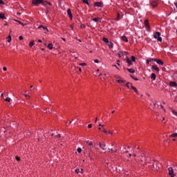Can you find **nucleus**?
I'll return each mask as SVG.
<instances>
[{
	"instance_id": "1",
	"label": "nucleus",
	"mask_w": 177,
	"mask_h": 177,
	"mask_svg": "<svg viewBox=\"0 0 177 177\" xmlns=\"http://www.w3.org/2000/svg\"><path fill=\"white\" fill-rule=\"evenodd\" d=\"M39 3H42L44 6H51L52 3L50 2L45 1L44 0H32V5L38 6Z\"/></svg>"
},
{
	"instance_id": "2",
	"label": "nucleus",
	"mask_w": 177,
	"mask_h": 177,
	"mask_svg": "<svg viewBox=\"0 0 177 177\" xmlns=\"http://www.w3.org/2000/svg\"><path fill=\"white\" fill-rule=\"evenodd\" d=\"M130 59L128 57H126V62L128 64V67H131V66H132V64H133V63H132V62H136V58L135 57V56H131Z\"/></svg>"
},
{
	"instance_id": "3",
	"label": "nucleus",
	"mask_w": 177,
	"mask_h": 177,
	"mask_svg": "<svg viewBox=\"0 0 177 177\" xmlns=\"http://www.w3.org/2000/svg\"><path fill=\"white\" fill-rule=\"evenodd\" d=\"M160 162L154 161L152 165L151 169L152 171H159L160 170Z\"/></svg>"
},
{
	"instance_id": "4",
	"label": "nucleus",
	"mask_w": 177,
	"mask_h": 177,
	"mask_svg": "<svg viewBox=\"0 0 177 177\" xmlns=\"http://www.w3.org/2000/svg\"><path fill=\"white\" fill-rule=\"evenodd\" d=\"M153 38L157 39L158 42H162V37H161V33L160 32H156L153 35Z\"/></svg>"
},
{
	"instance_id": "5",
	"label": "nucleus",
	"mask_w": 177,
	"mask_h": 177,
	"mask_svg": "<svg viewBox=\"0 0 177 177\" xmlns=\"http://www.w3.org/2000/svg\"><path fill=\"white\" fill-rule=\"evenodd\" d=\"M138 158L140 162H143V161L146 160V155H145V153L140 152V155L138 156Z\"/></svg>"
},
{
	"instance_id": "6",
	"label": "nucleus",
	"mask_w": 177,
	"mask_h": 177,
	"mask_svg": "<svg viewBox=\"0 0 177 177\" xmlns=\"http://www.w3.org/2000/svg\"><path fill=\"white\" fill-rule=\"evenodd\" d=\"M86 143L88 146V149H89V150H92V149H93L94 146H93V142H92V141L87 140L86 142Z\"/></svg>"
},
{
	"instance_id": "7",
	"label": "nucleus",
	"mask_w": 177,
	"mask_h": 177,
	"mask_svg": "<svg viewBox=\"0 0 177 177\" xmlns=\"http://www.w3.org/2000/svg\"><path fill=\"white\" fill-rule=\"evenodd\" d=\"M151 60H153V62H156V63L159 64V66H164V62H162V60L161 59L155 58V59H151Z\"/></svg>"
},
{
	"instance_id": "8",
	"label": "nucleus",
	"mask_w": 177,
	"mask_h": 177,
	"mask_svg": "<svg viewBox=\"0 0 177 177\" xmlns=\"http://www.w3.org/2000/svg\"><path fill=\"white\" fill-rule=\"evenodd\" d=\"M168 171H169V175L171 177H175V174H174V169H172V167H169Z\"/></svg>"
},
{
	"instance_id": "9",
	"label": "nucleus",
	"mask_w": 177,
	"mask_h": 177,
	"mask_svg": "<svg viewBox=\"0 0 177 177\" xmlns=\"http://www.w3.org/2000/svg\"><path fill=\"white\" fill-rule=\"evenodd\" d=\"M67 14L68 15V17L70 18L71 20H73V14L71 13V10L68 8L67 10Z\"/></svg>"
},
{
	"instance_id": "10",
	"label": "nucleus",
	"mask_w": 177,
	"mask_h": 177,
	"mask_svg": "<svg viewBox=\"0 0 177 177\" xmlns=\"http://www.w3.org/2000/svg\"><path fill=\"white\" fill-rule=\"evenodd\" d=\"M150 3H151V6H153V8H156V6H158V2L156 1H150Z\"/></svg>"
},
{
	"instance_id": "11",
	"label": "nucleus",
	"mask_w": 177,
	"mask_h": 177,
	"mask_svg": "<svg viewBox=\"0 0 177 177\" xmlns=\"http://www.w3.org/2000/svg\"><path fill=\"white\" fill-rule=\"evenodd\" d=\"M91 20L93 21H95L96 23H100L102 21V19L100 17L93 18Z\"/></svg>"
},
{
	"instance_id": "12",
	"label": "nucleus",
	"mask_w": 177,
	"mask_h": 177,
	"mask_svg": "<svg viewBox=\"0 0 177 177\" xmlns=\"http://www.w3.org/2000/svg\"><path fill=\"white\" fill-rule=\"evenodd\" d=\"M169 86H171L172 88H176L177 86V83L175 82H169Z\"/></svg>"
},
{
	"instance_id": "13",
	"label": "nucleus",
	"mask_w": 177,
	"mask_h": 177,
	"mask_svg": "<svg viewBox=\"0 0 177 177\" xmlns=\"http://www.w3.org/2000/svg\"><path fill=\"white\" fill-rule=\"evenodd\" d=\"M95 6H97V8H102L103 7V3L100 2H95L94 3Z\"/></svg>"
},
{
	"instance_id": "14",
	"label": "nucleus",
	"mask_w": 177,
	"mask_h": 177,
	"mask_svg": "<svg viewBox=\"0 0 177 177\" xmlns=\"http://www.w3.org/2000/svg\"><path fill=\"white\" fill-rule=\"evenodd\" d=\"M130 85H131V88L133 89V91H134L135 93H139V91H138V88H136V87L133 86L132 84H130Z\"/></svg>"
},
{
	"instance_id": "15",
	"label": "nucleus",
	"mask_w": 177,
	"mask_h": 177,
	"mask_svg": "<svg viewBox=\"0 0 177 177\" xmlns=\"http://www.w3.org/2000/svg\"><path fill=\"white\" fill-rule=\"evenodd\" d=\"M152 68L155 70V71H157V73H159L160 71V68L157 67V65H153Z\"/></svg>"
},
{
	"instance_id": "16",
	"label": "nucleus",
	"mask_w": 177,
	"mask_h": 177,
	"mask_svg": "<svg viewBox=\"0 0 177 177\" xmlns=\"http://www.w3.org/2000/svg\"><path fill=\"white\" fill-rule=\"evenodd\" d=\"M100 147L101 149H102L103 150H107V148L106 147V145L105 144L100 143Z\"/></svg>"
},
{
	"instance_id": "17",
	"label": "nucleus",
	"mask_w": 177,
	"mask_h": 177,
	"mask_svg": "<svg viewBox=\"0 0 177 177\" xmlns=\"http://www.w3.org/2000/svg\"><path fill=\"white\" fill-rule=\"evenodd\" d=\"M156 78H157V75H156L155 73H151V80H153V81H156Z\"/></svg>"
},
{
	"instance_id": "18",
	"label": "nucleus",
	"mask_w": 177,
	"mask_h": 177,
	"mask_svg": "<svg viewBox=\"0 0 177 177\" xmlns=\"http://www.w3.org/2000/svg\"><path fill=\"white\" fill-rule=\"evenodd\" d=\"M121 39L124 41V42H128V38H127V36L123 35L121 37Z\"/></svg>"
},
{
	"instance_id": "19",
	"label": "nucleus",
	"mask_w": 177,
	"mask_h": 177,
	"mask_svg": "<svg viewBox=\"0 0 177 177\" xmlns=\"http://www.w3.org/2000/svg\"><path fill=\"white\" fill-rule=\"evenodd\" d=\"M0 19H1L2 20H5L6 19V17L5 16V14L0 13Z\"/></svg>"
},
{
	"instance_id": "20",
	"label": "nucleus",
	"mask_w": 177,
	"mask_h": 177,
	"mask_svg": "<svg viewBox=\"0 0 177 177\" xmlns=\"http://www.w3.org/2000/svg\"><path fill=\"white\" fill-rule=\"evenodd\" d=\"M127 71H129V73H131V74H134L135 73V69L133 68H127Z\"/></svg>"
},
{
	"instance_id": "21",
	"label": "nucleus",
	"mask_w": 177,
	"mask_h": 177,
	"mask_svg": "<svg viewBox=\"0 0 177 177\" xmlns=\"http://www.w3.org/2000/svg\"><path fill=\"white\" fill-rule=\"evenodd\" d=\"M47 48H48L50 49V50H52V49H53V44H49L47 46Z\"/></svg>"
},
{
	"instance_id": "22",
	"label": "nucleus",
	"mask_w": 177,
	"mask_h": 177,
	"mask_svg": "<svg viewBox=\"0 0 177 177\" xmlns=\"http://www.w3.org/2000/svg\"><path fill=\"white\" fill-rule=\"evenodd\" d=\"M75 172L76 173V174H80V173H82V169H75Z\"/></svg>"
},
{
	"instance_id": "23",
	"label": "nucleus",
	"mask_w": 177,
	"mask_h": 177,
	"mask_svg": "<svg viewBox=\"0 0 177 177\" xmlns=\"http://www.w3.org/2000/svg\"><path fill=\"white\" fill-rule=\"evenodd\" d=\"M115 20H117V21L121 20V16L120 15V13H118V12L117 17H116Z\"/></svg>"
},
{
	"instance_id": "24",
	"label": "nucleus",
	"mask_w": 177,
	"mask_h": 177,
	"mask_svg": "<svg viewBox=\"0 0 177 177\" xmlns=\"http://www.w3.org/2000/svg\"><path fill=\"white\" fill-rule=\"evenodd\" d=\"M39 28H43L44 30H46V31H49V30H48V28L46 26H44L42 25H40L39 26Z\"/></svg>"
},
{
	"instance_id": "25",
	"label": "nucleus",
	"mask_w": 177,
	"mask_h": 177,
	"mask_svg": "<svg viewBox=\"0 0 177 177\" xmlns=\"http://www.w3.org/2000/svg\"><path fill=\"white\" fill-rule=\"evenodd\" d=\"M131 78H132V80H134V81H139V79L138 77H135V76L130 75Z\"/></svg>"
},
{
	"instance_id": "26",
	"label": "nucleus",
	"mask_w": 177,
	"mask_h": 177,
	"mask_svg": "<svg viewBox=\"0 0 177 177\" xmlns=\"http://www.w3.org/2000/svg\"><path fill=\"white\" fill-rule=\"evenodd\" d=\"M177 137V133H172L169 136V138H176Z\"/></svg>"
},
{
	"instance_id": "27",
	"label": "nucleus",
	"mask_w": 177,
	"mask_h": 177,
	"mask_svg": "<svg viewBox=\"0 0 177 177\" xmlns=\"http://www.w3.org/2000/svg\"><path fill=\"white\" fill-rule=\"evenodd\" d=\"M102 41H103L104 42H105V44H109V39H107V38H106V37H104V38L102 39Z\"/></svg>"
},
{
	"instance_id": "28",
	"label": "nucleus",
	"mask_w": 177,
	"mask_h": 177,
	"mask_svg": "<svg viewBox=\"0 0 177 177\" xmlns=\"http://www.w3.org/2000/svg\"><path fill=\"white\" fill-rule=\"evenodd\" d=\"M35 44L34 43V41H32L29 43L30 48H32Z\"/></svg>"
},
{
	"instance_id": "29",
	"label": "nucleus",
	"mask_w": 177,
	"mask_h": 177,
	"mask_svg": "<svg viewBox=\"0 0 177 177\" xmlns=\"http://www.w3.org/2000/svg\"><path fill=\"white\" fill-rule=\"evenodd\" d=\"M15 21H17V23H19V24H21V26H23V27H24V26H26V24H24V23H22L21 21H20L19 20H15Z\"/></svg>"
},
{
	"instance_id": "30",
	"label": "nucleus",
	"mask_w": 177,
	"mask_h": 177,
	"mask_svg": "<svg viewBox=\"0 0 177 177\" xmlns=\"http://www.w3.org/2000/svg\"><path fill=\"white\" fill-rule=\"evenodd\" d=\"M118 55L119 57H122V56H123L122 51H119L118 53Z\"/></svg>"
},
{
	"instance_id": "31",
	"label": "nucleus",
	"mask_w": 177,
	"mask_h": 177,
	"mask_svg": "<svg viewBox=\"0 0 177 177\" xmlns=\"http://www.w3.org/2000/svg\"><path fill=\"white\" fill-rule=\"evenodd\" d=\"M12 41V37L10 35H9L7 37V42H10Z\"/></svg>"
},
{
	"instance_id": "32",
	"label": "nucleus",
	"mask_w": 177,
	"mask_h": 177,
	"mask_svg": "<svg viewBox=\"0 0 177 177\" xmlns=\"http://www.w3.org/2000/svg\"><path fill=\"white\" fill-rule=\"evenodd\" d=\"M144 24L145 26H149V20L148 19H145V21H144Z\"/></svg>"
},
{
	"instance_id": "33",
	"label": "nucleus",
	"mask_w": 177,
	"mask_h": 177,
	"mask_svg": "<svg viewBox=\"0 0 177 177\" xmlns=\"http://www.w3.org/2000/svg\"><path fill=\"white\" fill-rule=\"evenodd\" d=\"M6 102H8V103H10V102H12V99H10V97H7L5 99Z\"/></svg>"
},
{
	"instance_id": "34",
	"label": "nucleus",
	"mask_w": 177,
	"mask_h": 177,
	"mask_svg": "<svg viewBox=\"0 0 177 177\" xmlns=\"http://www.w3.org/2000/svg\"><path fill=\"white\" fill-rule=\"evenodd\" d=\"M150 62H154V60H151V59H147V61H146L147 64V65L150 64Z\"/></svg>"
},
{
	"instance_id": "35",
	"label": "nucleus",
	"mask_w": 177,
	"mask_h": 177,
	"mask_svg": "<svg viewBox=\"0 0 177 177\" xmlns=\"http://www.w3.org/2000/svg\"><path fill=\"white\" fill-rule=\"evenodd\" d=\"M83 3H85L86 5H89V2L88 0H83Z\"/></svg>"
},
{
	"instance_id": "36",
	"label": "nucleus",
	"mask_w": 177,
	"mask_h": 177,
	"mask_svg": "<svg viewBox=\"0 0 177 177\" xmlns=\"http://www.w3.org/2000/svg\"><path fill=\"white\" fill-rule=\"evenodd\" d=\"M123 82H125V81L122 80H118V84H122Z\"/></svg>"
},
{
	"instance_id": "37",
	"label": "nucleus",
	"mask_w": 177,
	"mask_h": 177,
	"mask_svg": "<svg viewBox=\"0 0 177 177\" xmlns=\"http://www.w3.org/2000/svg\"><path fill=\"white\" fill-rule=\"evenodd\" d=\"M145 28H146V30H147V31H150V25H147Z\"/></svg>"
},
{
	"instance_id": "38",
	"label": "nucleus",
	"mask_w": 177,
	"mask_h": 177,
	"mask_svg": "<svg viewBox=\"0 0 177 177\" xmlns=\"http://www.w3.org/2000/svg\"><path fill=\"white\" fill-rule=\"evenodd\" d=\"M113 42L110 41L109 44V48H113Z\"/></svg>"
},
{
	"instance_id": "39",
	"label": "nucleus",
	"mask_w": 177,
	"mask_h": 177,
	"mask_svg": "<svg viewBox=\"0 0 177 177\" xmlns=\"http://www.w3.org/2000/svg\"><path fill=\"white\" fill-rule=\"evenodd\" d=\"M131 84H132V83L127 82V84H126V86L127 88H131Z\"/></svg>"
},
{
	"instance_id": "40",
	"label": "nucleus",
	"mask_w": 177,
	"mask_h": 177,
	"mask_svg": "<svg viewBox=\"0 0 177 177\" xmlns=\"http://www.w3.org/2000/svg\"><path fill=\"white\" fill-rule=\"evenodd\" d=\"M131 84H132V83L127 82V84H126V86L127 88H131Z\"/></svg>"
},
{
	"instance_id": "41",
	"label": "nucleus",
	"mask_w": 177,
	"mask_h": 177,
	"mask_svg": "<svg viewBox=\"0 0 177 177\" xmlns=\"http://www.w3.org/2000/svg\"><path fill=\"white\" fill-rule=\"evenodd\" d=\"M24 96H25V97H26V99H30V95L24 94Z\"/></svg>"
},
{
	"instance_id": "42",
	"label": "nucleus",
	"mask_w": 177,
	"mask_h": 177,
	"mask_svg": "<svg viewBox=\"0 0 177 177\" xmlns=\"http://www.w3.org/2000/svg\"><path fill=\"white\" fill-rule=\"evenodd\" d=\"M77 153H81L82 151V149L81 148H77Z\"/></svg>"
},
{
	"instance_id": "43",
	"label": "nucleus",
	"mask_w": 177,
	"mask_h": 177,
	"mask_svg": "<svg viewBox=\"0 0 177 177\" xmlns=\"http://www.w3.org/2000/svg\"><path fill=\"white\" fill-rule=\"evenodd\" d=\"M153 104L154 107H156V106H157V101L156 100L153 101Z\"/></svg>"
},
{
	"instance_id": "44",
	"label": "nucleus",
	"mask_w": 177,
	"mask_h": 177,
	"mask_svg": "<svg viewBox=\"0 0 177 177\" xmlns=\"http://www.w3.org/2000/svg\"><path fill=\"white\" fill-rule=\"evenodd\" d=\"M80 27H81V28H85L86 27V26H85V25H84V24H81L80 25Z\"/></svg>"
},
{
	"instance_id": "45",
	"label": "nucleus",
	"mask_w": 177,
	"mask_h": 177,
	"mask_svg": "<svg viewBox=\"0 0 177 177\" xmlns=\"http://www.w3.org/2000/svg\"><path fill=\"white\" fill-rule=\"evenodd\" d=\"M172 114L177 116V112L176 111H172Z\"/></svg>"
},
{
	"instance_id": "46",
	"label": "nucleus",
	"mask_w": 177,
	"mask_h": 177,
	"mask_svg": "<svg viewBox=\"0 0 177 177\" xmlns=\"http://www.w3.org/2000/svg\"><path fill=\"white\" fill-rule=\"evenodd\" d=\"M79 66H86V63H81V64H79Z\"/></svg>"
},
{
	"instance_id": "47",
	"label": "nucleus",
	"mask_w": 177,
	"mask_h": 177,
	"mask_svg": "<svg viewBox=\"0 0 177 177\" xmlns=\"http://www.w3.org/2000/svg\"><path fill=\"white\" fill-rule=\"evenodd\" d=\"M0 5H5V2H3L2 0H0Z\"/></svg>"
},
{
	"instance_id": "48",
	"label": "nucleus",
	"mask_w": 177,
	"mask_h": 177,
	"mask_svg": "<svg viewBox=\"0 0 177 177\" xmlns=\"http://www.w3.org/2000/svg\"><path fill=\"white\" fill-rule=\"evenodd\" d=\"M102 132H104V133H105L106 135H107V131H106L105 129H102Z\"/></svg>"
},
{
	"instance_id": "49",
	"label": "nucleus",
	"mask_w": 177,
	"mask_h": 177,
	"mask_svg": "<svg viewBox=\"0 0 177 177\" xmlns=\"http://www.w3.org/2000/svg\"><path fill=\"white\" fill-rule=\"evenodd\" d=\"M61 137H62V136H60V134L55 136V138H61Z\"/></svg>"
},
{
	"instance_id": "50",
	"label": "nucleus",
	"mask_w": 177,
	"mask_h": 177,
	"mask_svg": "<svg viewBox=\"0 0 177 177\" xmlns=\"http://www.w3.org/2000/svg\"><path fill=\"white\" fill-rule=\"evenodd\" d=\"M71 30H74V25H70Z\"/></svg>"
},
{
	"instance_id": "51",
	"label": "nucleus",
	"mask_w": 177,
	"mask_h": 177,
	"mask_svg": "<svg viewBox=\"0 0 177 177\" xmlns=\"http://www.w3.org/2000/svg\"><path fill=\"white\" fill-rule=\"evenodd\" d=\"M15 159L17 160V161H20V158H19L17 156L15 158Z\"/></svg>"
},
{
	"instance_id": "52",
	"label": "nucleus",
	"mask_w": 177,
	"mask_h": 177,
	"mask_svg": "<svg viewBox=\"0 0 177 177\" xmlns=\"http://www.w3.org/2000/svg\"><path fill=\"white\" fill-rule=\"evenodd\" d=\"M3 71H7L8 68L4 66V67L3 68Z\"/></svg>"
},
{
	"instance_id": "53",
	"label": "nucleus",
	"mask_w": 177,
	"mask_h": 177,
	"mask_svg": "<svg viewBox=\"0 0 177 177\" xmlns=\"http://www.w3.org/2000/svg\"><path fill=\"white\" fill-rule=\"evenodd\" d=\"M19 39H20V41H21L23 39V36H19Z\"/></svg>"
},
{
	"instance_id": "54",
	"label": "nucleus",
	"mask_w": 177,
	"mask_h": 177,
	"mask_svg": "<svg viewBox=\"0 0 177 177\" xmlns=\"http://www.w3.org/2000/svg\"><path fill=\"white\" fill-rule=\"evenodd\" d=\"M107 135H113V133L112 132H110V131H107Z\"/></svg>"
},
{
	"instance_id": "55",
	"label": "nucleus",
	"mask_w": 177,
	"mask_h": 177,
	"mask_svg": "<svg viewBox=\"0 0 177 177\" xmlns=\"http://www.w3.org/2000/svg\"><path fill=\"white\" fill-rule=\"evenodd\" d=\"M88 128H92V124H89L88 125Z\"/></svg>"
},
{
	"instance_id": "56",
	"label": "nucleus",
	"mask_w": 177,
	"mask_h": 177,
	"mask_svg": "<svg viewBox=\"0 0 177 177\" xmlns=\"http://www.w3.org/2000/svg\"><path fill=\"white\" fill-rule=\"evenodd\" d=\"M161 109H163V111H165V109H164V106L162 105H160Z\"/></svg>"
},
{
	"instance_id": "57",
	"label": "nucleus",
	"mask_w": 177,
	"mask_h": 177,
	"mask_svg": "<svg viewBox=\"0 0 177 177\" xmlns=\"http://www.w3.org/2000/svg\"><path fill=\"white\" fill-rule=\"evenodd\" d=\"M94 62H95V63H99V59H95Z\"/></svg>"
},
{
	"instance_id": "58",
	"label": "nucleus",
	"mask_w": 177,
	"mask_h": 177,
	"mask_svg": "<svg viewBox=\"0 0 177 177\" xmlns=\"http://www.w3.org/2000/svg\"><path fill=\"white\" fill-rule=\"evenodd\" d=\"M109 153H113V149H109Z\"/></svg>"
},
{
	"instance_id": "59",
	"label": "nucleus",
	"mask_w": 177,
	"mask_h": 177,
	"mask_svg": "<svg viewBox=\"0 0 177 177\" xmlns=\"http://www.w3.org/2000/svg\"><path fill=\"white\" fill-rule=\"evenodd\" d=\"M37 42L42 43V40L38 39V40H37Z\"/></svg>"
},
{
	"instance_id": "60",
	"label": "nucleus",
	"mask_w": 177,
	"mask_h": 177,
	"mask_svg": "<svg viewBox=\"0 0 177 177\" xmlns=\"http://www.w3.org/2000/svg\"><path fill=\"white\" fill-rule=\"evenodd\" d=\"M165 118H162L161 120L162 122H163V121H165Z\"/></svg>"
},
{
	"instance_id": "61",
	"label": "nucleus",
	"mask_w": 177,
	"mask_h": 177,
	"mask_svg": "<svg viewBox=\"0 0 177 177\" xmlns=\"http://www.w3.org/2000/svg\"><path fill=\"white\" fill-rule=\"evenodd\" d=\"M79 71L81 73L82 71V69L81 68H78Z\"/></svg>"
},
{
	"instance_id": "62",
	"label": "nucleus",
	"mask_w": 177,
	"mask_h": 177,
	"mask_svg": "<svg viewBox=\"0 0 177 177\" xmlns=\"http://www.w3.org/2000/svg\"><path fill=\"white\" fill-rule=\"evenodd\" d=\"M174 5H175V6H176V8L177 9V2L174 3Z\"/></svg>"
},
{
	"instance_id": "63",
	"label": "nucleus",
	"mask_w": 177,
	"mask_h": 177,
	"mask_svg": "<svg viewBox=\"0 0 177 177\" xmlns=\"http://www.w3.org/2000/svg\"><path fill=\"white\" fill-rule=\"evenodd\" d=\"M115 77L116 79H118V78H120V76H115Z\"/></svg>"
},
{
	"instance_id": "64",
	"label": "nucleus",
	"mask_w": 177,
	"mask_h": 177,
	"mask_svg": "<svg viewBox=\"0 0 177 177\" xmlns=\"http://www.w3.org/2000/svg\"><path fill=\"white\" fill-rule=\"evenodd\" d=\"M46 113H50V110L46 111Z\"/></svg>"
}]
</instances>
